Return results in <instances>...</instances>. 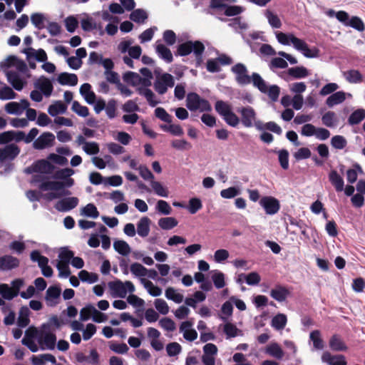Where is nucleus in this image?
Masks as SVG:
<instances>
[{
    "label": "nucleus",
    "mask_w": 365,
    "mask_h": 365,
    "mask_svg": "<svg viewBox=\"0 0 365 365\" xmlns=\"http://www.w3.org/2000/svg\"><path fill=\"white\" fill-rule=\"evenodd\" d=\"M215 109L225 122L233 128L237 127L240 121L246 128L255 127V123L258 121L255 109L250 106L237 108V111L240 114V118L233 112L232 105L227 101H217Z\"/></svg>",
    "instance_id": "obj_1"
},
{
    "label": "nucleus",
    "mask_w": 365,
    "mask_h": 365,
    "mask_svg": "<svg viewBox=\"0 0 365 365\" xmlns=\"http://www.w3.org/2000/svg\"><path fill=\"white\" fill-rule=\"evenodd\" d=\"M0 67L4 69L8 82L15 90L20 91L24 88L26 81L21 73L27 71V66L24 61L16 56H10L0 63Z\"/></svg>",
    "instance_id": "obj_2"
},
{
    "label": "nucleus",
    "mask_w": 365,
    "mask_h": 365,
    "mask_svg": "<svg viewBox=\"0 0 365 365\" xmlns=\"http://www.w3.org/2000/svg\"><path fill=\"white\" fill-rule=\"evenodd\" d=\"M65 321H48L43 323L39 329L36 327V339L42 350L54 349L56 344V331L64 324Z\"/></svg>",
    "instance_id": "obj_3"
},
{
    "label": "nucleus",
    "mask_w": 365,
    "mask_h": 365,
    "mask_svg": "<svg viewBox=\"0 0 365 365\" xmlns=\"http://www.w3.org/2000/svg\"><path fill=\"white\" fill-rule=\"evenodd\" d=\"M275 35L279 43L285 46H289L292 43L296 50L300 51L307 58H315L318 56V50L317 48H309L304 40L296 37L292 34L277 31L275 33Z\"/></svg>",
    "instance_id": "obj_4"
},
{
    "label": "nucleus",
    "mask_w": 365,
    "mask_h": 365,
    "mask_svg": "<svg viewBox=\"0 0 365 365\" xmlns=\"http://www.w3.org/2000/svg\"><path fill=\"white\" fill-rule=\"evenodd\" d=\"M205 47L200 41H187L180 43L177 48V55L186 56L193 53L195 58V66L199 67L202 63V55Z\"/></svg>",
    "instance_id": "obj_5"
},
{
    "label": "nucleus",
    "mask_w": 365,
    "mask_h": 365,
    "mask_svg": "<svg viewBox=\"0 0 365 365\" xmlns=\"http://www.w3.org/2000/svg\"><path fill=\"white\" fill-rule=\"evenodd\" d=\"M186 107L190 111L199 110L201 112L211 111L212 107L209 101L201 98L196 93H189L186 98Z\"/></svg>",
    "instance_id": "obj_6"
},
{
    "label": "nucleus",
    "mask_w": 365,
    "mask_h": 365,
    "mask_svg": "<svg viewBox=\"0 0 365 365\" xmlns=\"http://www.w3.org/2000/svg\"><path fill=\"white\" fill-rule=\"evenodd\" d=\"M175 85L173 76L168 73H163L155 81L153 86L155 91L160 95L165 94L168 88H173Z\"/></svg>",
    "instance_id": "obj_7"
},
{
    "label": "nucleus",
    "mask_w": 365,
    "mask_h": 365,
    "mask_svg": "<svg viewBox=\"0 0 365 365\" xmlns=\"http://www.w3.org/2000/svg\"><path fill=\"white\" fill-rule=\"evenodd\" d=\"M231 71L235 74V81L239 85L245 86L251 83V78L245 64L236 63L231 68Z\"/></svg>",
    "instance_id": "obj_8"
},
{
    "label": "nucleus",
    "mask_w": 365,
    "mask_h": 365,
    "mask_svg": "<svg viewBox=\"0 0 365 365\" xmlns=\"http://www.w3.org/2000/svg\"><path fill=\"white\" fill-rule=\"evenodd\" d=\"M259 203L264 210L265 213L269 215H273L277 213L280 209L279 200L272 196L262 197L259 200Z\"/></svg>",
    "instance_id": "obj_9"
},
{
    "label": "nucleus",
    "mask_w": 365,
    "mask_h": 365,
    "mask_svg": "<svg viewBox=\"0 0 365 365\" xmlns=\"http://www.w3.org/2000/svg\"><path fill=\"white\" fill-rule=\"evenodd\" d=\"M54 141L55 135L52 133L44 132L33 142V148L36 150H43L52 147Z\"/></svg>",
    "instance_id": "obj_10"
},
{
    "label": "nucleus",
    "mask_w": 365,
    "mask_h": 365,
    "mask_svg": "<svg viewBox=\"0 0 365 365\" xmlns=\"http://www.w3.org/2000/svg\"><path fill=\"white\" fill-rule=\"evenodd\" d=\"M78 319H107V317L92 304H87L80 311Z\"/></svg>",
    "instance_id": "obj_11"
},
{
    "label": "nucleus",
    "mask_w": 365,
    "mask_h": 365,
    "mask_svg": "<svg viewBox=\"0 0 365 365\" xmlns=\"http://www.w3.org/2000/svg\"><path fill=\"white\" fill-rule=\"evenodd\" d=\"M34 86L36 89L42 92L46 98L50 97L53 91V86L51 80L43 76H41L34 82Z\"/></svg>",
    "instance_id": "obj_12"
},
{
    "label": "nucleus",
    "mask_w": 365,
    "mask_h": 365,
    "mask_svg": "<svg viewBox=\"0 0 365 365\" xmlns=\"http://www.w3.org/2000/svg\"><path fill=\"white\" fill-rule=\"evenodd\" d=\"M20 153V148L14 143L6 145L3 148H0V162L3 163L6 160H13Z\"/></svg>",
    "instance_id": "obj_13"
},
{
    "label": "nucleus",
    "mask_w": 365,
    "mask_h": 365,
    "mask_svg": "<svg viewBox=\"0 0 365 365\" xmlns=\"http://www.w3.org/2000/svg\"><path fill=\"white\" fill-rule=\"evenodd\" d=\"M78 199L76 197H68L58 200L54 205L59 212H68L74 209L78 205Z\"/></svg>",
    "instance_id": "obj_14"
},
{
    "label": "nucleus",
    "mask_w": 365,
    "mask_h": 365,
    "mask_svg": "<svg viewBox=\"0 0 365 365\" xmlns=\"http://www.w3.org/2000/svg\"><path fill=\"white\" fill-rule=\"evenodd\" d=\"M36 337V331L35 327H30L25 332L24 337L22 339V344L28 347L32 352H36L38 350L37 344L34 339Z\"/></svg>",
    "instance_id": "obj_15"
},
{
    "label": "nucleus",
    "mask_w": 365,
    "mask_h": 365,
    "mask_svg": "<svg viewBox=\"0 0 365 365\" xmlns=\"http://www.w3.org/2000/svg\"><path fill=\"white\" fill-rule=\"evenodd\" d=\"M19 266V260L11 255H4L0 257V270L9 271Z\"/></svg>",
    "instance_id": "obj_16"
},
{
    "label": "nucleus",
    "mask_w": 365,
    "mask_h": 365,
    "mask_svg": "<svg viewBox=\"0 0 365 365\" xmlns=\"http://www.w3.org/2000/svg\"><path fill=\"white\" fill-rule=\"evenodd\" d=\"M61 289L56 286H51L46 293V300L48 306L53 307L58 303L61 295Z\"/></svg>",
    "instance_id": "obj_17"
},
{
    "label": "nucleus",
    "mask_w": 365,
    "mask_h": 365,
    "mask_svg": "<svg viewBox=\"0 0 365 365\" xmlns=\"http://www.w3.org/2000/svg\"><path fill=\"white\" fill-rule=\"evenodd\" d=\"M192 326V321H183L180 326V331L183 332L184 338L189 341H192L197 337V331L190 329Z\"/></svg>",
    "instance_id": "obj_18"
},
{
    "label": "nucleus",
    "mask_w": 365,
    "mask_h": 365,
    "mask_svg": "<svg viewBox=\"0 0 365 365\" xmlns=\"http://www.w3.org/2000/svg\"><path fill=\"white\" fill-rule=\"evenodd\" d=\"M113 296L120 298H125L127 295V290L125 289L124 282L119 279L108 282Z\"/></svg>",
    "instance_id": "obj_19"
},
{
    "label": "nucleus",
    "mask_w": 365,
    "mask_h": 365,
    "mask_svg": "<svg viewBox=\"0 0 365 365\" xmlns=\"http://www.w3.org/2000/svg\"><path fill=\"white\" fill-rule=\"evenodd\" d=\"M23 52L26 55L27 59L34 58L39 62H45L47 61V54L45 51L42 48L35 50L34 48L29 47L25 48Z\"/></svg>",
    "instance_id": "obj_20"
},
{
    "label": "nucleus",
    "mask_w": 365,
    "mask_h": 365,
    "mask_svg": "<svg viewBox=\"0 0 365 365\" xmlns=\"http://www.w3.org/2000/svg\"><path fill=\"white\" fill-rule=\"evenodd\" d=\"M155 52L158 57L168 63L173 61V56L171 51L166 46L160 43H156Z\"/></svg>",
    "instance_id": "obj_21"
},
{
    "label": "nucleus",
    "mask_w": 365,
    "mask_h": 365,
    "mask_svg": "<svg viewBox=\"0 0 365 365\" xmlns=\"http://www.w3.org/2000/svg\"><path fill=\"white\" fill-rule=\"evenodd\" d=\"M270 296L277 302H282L286 300L289 295V291L282 285H277L270 291Z\"/></svg>",
    "instance_id": "obj_22"
},
{
    "label": "nucleus",
    "mask_w": 365,
    "mask_h": 365,
    "mask_svg": "<svg viewBox=\"0 0 365 365\" xmlns=\"http://www.w3.org/2000/svg\"><path fill=\"white\" fill-rule=\"evenodd\" d=\"M35 163V170L37 173L41 174H51L55 169V166L51 164L48 160H38Z\"/></svg>",
    "instance_id": "obj_23"
},
{
    "label": "nucleus",
    "mask_w": 365,
    "mask_h": 365,
    "mask_svg": "<svg viewBox=\"0 0 365 365\" xmlns=\"http://www.w3.org/2000/svg\"><path fill=\"white\" fill-rule=\"evenodd\" d=\"M57 81L63 86H75L78 83V77L75 73L63 72L58 76Z\"/></svg>",
    "instance_id": "obj_24"
},
{
    "label": "nucleus",
    "mask_w": 365,
    "mask_h": 365,
    "mask_svg": "<svg viewBox=\"0 0 365 365\" xmlns=\"http://www.w3.org/2000/svg\"><path fill=\"white\" fill-rule=\"evenodd\" d=\"M329 180L331 185L334 187L336 192L344 190V181L343 178L337 173L336 170H332L329 173Z\"/></svg>",
    "instance_id": "obj_25"
},
{
    "label": "nucleus",
    "mask_w": 365,
    "mask_h": 365,
    "mask_svg": "<svg viewBox=\"0 0 365 365\" xmlns=\"http://www.w3.org/2000/svg\"><path fill=\"white\" fill-rule=\"evenodd\" d=\"M136 91L139 95L145 98L150 106L155 107L160 103V101L155 99V95L150 88L138 87Z\"/></svg>",
    "instance_id": "obj_26"
},
{
    "label": "nucleus",
    "mask_w": 365,
    "mask_h": 365,
    "mask_svg": "<svg viewBox=\"0 0 365 365\" xmlns=\"http://www.w3.org/2000/svg\"><path fill=\"white\" fill-rule=\"evenodd\" d=\"M80 93L83 97L85 101L90 105H93L96 101V94L91 91V86L85 83L80 87Z\"/></svg>",
    "instance_id": "obj_27"
},
{
    "label": "nucleus",
    "mask_w": 365,
    "mask_h": 365,
    "mask_svg": "<svg viewBox=\"0 0 365 365\" xmlns=\"http://www.w3.org/2000/svg\"><path fill=\"white\" fill-rule=\"evenodd\" d=\"M255 128L259 130H268L277 135H281L282 133L281 127L274 121H269L266 123H263L262 121L258 120L255 123Z\"/></svg>",
    "instance_id": "obj_28"
},
{
    "label": "nucleus",
    "mask_w": 365,
    "mask_h": 365,
    "mask_svg": "<svg viewBox=\"0 0 365 365\" xmlns=\"http://www.w3.org/2000/svg\"><path fill=\"white\" fill-rule=\"evenodd\" d=\"M150 220L148 217H143L137 223V233L142 237H146L150 232Z\"/></svg>",
    "instance_id": "obj_29"
},
{
    "label": "nucleus",
    "mask_w": 365,
    "mask_h": 365,
    "mask_svg": "<svg viewBox=\"0 0 365 365\" xmlns=\"http://www.w3.org/2000/svg\"><path fill=\"white\" fill-rule=\"evenodd\" d=\"M268 24L272 29H280L282 27V21L277 14L270 9H266L264 12Z\"/></svg>",
    "instance_id": "obj_30"
},
{
    "label": "nucleus",
    "mask_w": 365,
    "mask_h": 365,
    "mask_svg": "<svg viewBox=\"0 0 365 365\" xmlns=\"http://www.w3.org/2000/svg\"><path fill=\"white\" fill-rule=\"evenodd\" d=\"M38 187L42 191L53 190L58 192L64 190L61 181H46L38 185Z\"/></svg>",
    "instance_id": "obj_31"
},
{
    "label": "nucleus",
    "mask_w": 365,
    "mask_h": 365,
    "mask_svg": "<svg viewBox=\"0 0 365 365\" xmlns=\"http://www.w3.org/2000/svg\"><path fill=\"white\" fill-rule=\"evenodd\" d=\"M322 123L328 128H335L339 123V118L333 111H327L322 117Z\"/></svg>",
    "instance_id": "obj_32"
},
{
    "label": "nucleus",
    "mask_w": 365,
    "mask_h": 365,
    "mask_svg": "<svg viewBox=\"0 0 365 365\" xmlns=\"http://www.w3.org/2000/svg\"><path fill=\"white\" fill-rule=\"evenodd\" d=\"M66 110V105H65L61 101H56L53 104L48 106V113L49 115L54 117L58 114L65 113Z\"/></svg>",
    "instance_id": "obj_33"
},
{
    "label": "nucleus",
    "mask_w": 365,
    "mask_h": 365,
    "mask_svg": "<svg viewBox=\"0 0 365 365\" xmlns=\"http://www.w3.org/2000/svg\"><path fill=\"white\" fill-rule=\"evenodd\" d=\"M346 99V93L344 91H338L329 96L326 101L327 105L331 108L344 102Z\"/></svg>",
    "instance_id": "obj_34"
},
{
    "label": "nucleus",
    "mask_w": 365,
    "mask_h": 365,
    "mask_svg": "<svg viewBox=\"0 0 365 365\" xmlns=\"http://www.w3.org/2000/svg\"><path fill=\"white\" fill-rule=\"evenodd\" d=\"M266 353L277 359H282L284 356V351L281 346L276 342L267 345L265 350Z\"/></svg>",
    "instance_id": "obj_35"
},
{
    "label": "nucleus",
    "mask_w": 365,
    "mask_h": 365,
    "mask_svg": "<svg viewBox=\"0 0 365 365\" xmlns=\"http://www.w3.org/2000/svg\"><path fill=\"white\" fill-rule=\"evenodd\" d=\"M114 250L123 256H127L131 252L129 245L124 240H116L113 242Z\"/></svg>",
    "instance_id": "obj_36"
},
{
    "label": "nucleus",
    "mask_w": 365,
    "mask_h": 365,
    "mask_svg": "<svg viewBox=\"0 0 365 365\" xmlns=\"http://www.w3.org/2000/svg\"><path fill=\"white\" fill-rule=\"evenodd\" d=\"M344 76L350 83H359L363 81V76L358 70H349L344 73Z\"/></svg>",
    "instance_id": "obj_37"
},
{
    "label": "nucleus",
    "mask_w": 365,
    "mask_h": 365,
    "mask_svg": "<svg viewBox=\"0 0 365 365\" xmlns=\"http://www.w3.org/2000/svg\"><path fill=\"white\" fill-rule=\"evenodd\" d=\"M250 78L253 86L257 88L261 93H265L268 85L267 84L266 81L261 77V76L257 73H253Z\"/></svg>",
    "instance_id": "obj_38"
},
{
    "label": "nucleus",
    "mask_w": 365,
    "mask_h": 365,
    "mask_svg": "<svg viewBox=\"0 0 365 365\" xmlns=\"http://www.w3.org/2000/svg\"><path fill=\"white\" fill-rule=\"evenodd\" d=\"M150 184L152 187V190L157 195L163 197H168V188L164 187L161 182L153 180L150 182Z\"/></svg>",
    "instance_id": "obj_39"
},
{
    "label": "nucleus",
    "mask_w": 365,
    "mask_h": 365,
    "mask_svg": "<svg viewBox=\"0 0 365 365\" xmlns=\"http://www.w3.org/2000/svg\"><path fill=\"white\" fill-rule=\"evenodd\" d=\"M140 282L143 284L144 287L147 289L148 292L153 297H158L162 294V289L154 285L153 283L149 280L141 278Z\"/></svg>",
    "instance_id": "obj_40"
},
{
    "label": "nucleus",
    "mask_w": 365,
    "mask_h": 365,
    "mask_svg": "<svg viewBox=\"0 0 365 365\" xmlns=\"http://www.w3.org/2000/svg\"><path fill=\"white\" fill-rule=\"evenodd\" d=\"M365 118V110L359 108L354 111L348 118L349 124L354 125L361 123Z\"/></svg>",
    "instance_id": "obj_41"
},
{
    "label": "nucleus",
    "mask_w": 365,
    "mask_h": 365,
    "mask_svg": "<svg viewBox=\"0 0 365 365\" xmlns=\"http://www.w3.org/2000/svg\"><path fill=\"white\" fill-rule=\"evenodd\" d=\"M330 348L336 351H346L347 346L338 335H334L329 341Z\"/></svg>",
    "instance_id": "obj_42"
},
{
    "label": "nucleus",
    "mask_w": 365,
    "mask_h": 365,
    "mask_svg": "<svg viewBox=\"0 0 365 365\" xmlns=\"http://www.w3.org/2000/svg\"><path fill=\"white\" fill-rule=\"evenodd\" d=\"M288 74L294 78H303L309 76L307 69L303 66H296L288 69Z\"/></svg>",
    "instance_id": "obj_43"
},
{
    "label": "nucleus",
    "mask_w": 365,
    "mask_h": 365,
    "mask_svg": "<svg viewBox=\"0 0 365 365\" xmlns=\"http://www.w3.org/2000/svg\"><path fill=\"white\" fill-rule=\"evenodd\" d=\"M178 221L173 217L160 218L158 220V225L163 230H169L178 225Z\"/></svg>",
    "instance_id": "obj_44"
},
{
    "label": "nucleus",
    "mask_w": 365,
    "mask_h": 365,
    "mask_svg": "<svg viewBox=\"0 0 365 365\" xmlns=\"http://www.w3.org/2000/svg\"><path fill=\"white\" fill-rule=\"evenodd\" d=\"M78 277L82 282L89 284L95 283L98 280V276L97 274L89 272L84 269L79 272Z\"/></svg>",
    "instance_id": "obj_45"
},
{
    "label": "nucleus",
    "mask_w": 365,
    "mask_h": 365,
    "mask_svg": "<svg viewBox=\"0 0 365 365\" xmlns=\"http://www.w3.org/2000/svg\"><path fill=\"white\" fill-rule=\"evenodd\" d=\"M273 152L278 154V160L282 168L285 170H287L289 168V152L285 149L275 150Z\"/></svg>",
    "instance_id": "obj_46"
},
{
    "label": "nucleus",
    "mask_w": 365,
    "mask_h": 365,
    "mask_svg": "<svg viewBox=\"0 0 365 365\" xmlns=\"http://www.w3.org/2000/svg\"><path fill=\"white\" fill-rule=\"evenodd\" d=\"M130 76L134 77L136 79H138V83L142 85L141 87H143V88H148V86H151V79L152 78H142L138 73L131 72V71H129L124 75V76H123L124 81H130V79H129Z\"/></svg>",
    "instance_id": "obj_47"
},
{
    "label": "nucleus",
    "mask_w": 365,
    "mask_h": 365,
    "mask_svg": "<svg viewBox=\"0 0 365 365\" xmlns=\"http://www.w3.org/2000/svg\"><path fill=\"white\" fill-rule=\"evenodd\" d=\"M245 282L250 286L257 285L261 281V277L257 272H252L247 274H241Z\"/></svg>",
    "instance_id": "obj_48"
},
{
    "label": "nucleus",
    "mask_w": 365,
    "mask_h": 365,
    "mask_svg": "<svg viewBox=\"0 0 365 365\" xmlns=\"http://www.w3.org/2000/svg\"><path fill=\"white\" fill-rule=\"evenodd\" d=\"M130 19L135 23L141 24L148 19V14L143 9H138L130 14Z\"/></svg>",
    "instance_id": "obj_49"
},
{
    "label": "nucleus",
    "mask_w": 365,
    "mask_h": 365,
    "mask_svg": "<svg viewBox=\"0 0 365 365\" xmlns=\"http://www.w3.org/2000/svg\"><path fill=\"white\" fill-rule=\"evenodd\" d=\"M0 294L4 299L7 300H11L17 297V293L14 292L11 287L6 284H0Z\"/></svg>",
    "instance_id": "obj_50"
},
{
    "label": "nucleus",
    "mask_w": 365,
    "mask_h": 365,
    "mask_svg": "<svg viewBox=\"0 0 365 365\" xmlns=\"http://www.w3.org/2000/svg\"><path fill=\"white\" fill-rule=\"evenodd\" d=\"M212 280L217 289L223 288L225 286V274L217 270H215L212 275Z\"/></svg>",
    "instance_id": "obj_51"
},
{
    "label": "nucleus",
    "mask_w": 365,
    "mask_h": 365,
    "mask_svg": "<svg viewBox=\"0 0 365 365\" xmlns=\"http://www.w3.org/2000/svg\"><path fill=\"white\" fill-rule=\"evenodd\" d=\"M171 146L178 150H188L192 148L190 143L185 139H175L171 142Z\"/></svg>",
    "instance_id": "obj_52"
},
{
    "label": "nucleus",
    "mask_w": 365,
    "mask_h": 365,
    "mask_svg": "<svg viewBox=\"0 0 365 365\" xmlns=\"http://www.w3.org/2000/svg\"><path fill=\"white\" fill-rule=\"evenodd\" d=\"M2 84L3 86L0 88V99L10 100L15 98L16 93L12 90V88L4 83Z\"/></svg>",
    "instance_id": "obj_53"
},
{
    "label": "nucleus",
    "mask_w": 365,
    "mask_h": 365,
    "mask_svg": "<svg viewBox=\"0 0 365 365\" xmlns=\"http://www.w3.org/2000/svg\"><path fill=\"white\" fill-rule=\"evenodd\" d=\"M130 272L136 277H145L148 273V269L141 264L135 262L130 265Z\"/></svg>",
    "instance_id": "obj_54"
},
{
    "label": "nucleus",
    "mask_w": 365,
    "mask_h": 365,
    "mask_svg": "<svg viewBox=\"0 0 365 365\" xmlns=\"http://www.w3.org/2000/svg\"><path fill=\"white\" fill-rule=\"evenodd\" d=\"M73 255V252L69 250L67 247L61 248L58 254V258L60 260L58 262L69 264Z\"/></svg>",
    "instance_id": "obj_55"
},
{
    "label": "nucleus",
    "mask_w": 365,
    "mask_h": 365,
    "mask_svg": "<svg viewBox=\"0 0 365 365\" xmlns=\"http://www.w3.org/2000/svg\"><path fill=\"white\" fill-rule=\"evenodd\" d=\"M165 297L167 299L173 300L175 303H181L183 301L182 294L176 292V290L173 287H168L165 290Z\"/></svg>",
    "instance_id": "obj_56"
},
{
    "label": "nucleus",
    "mask_w": 365,
    "mask_h": 365,
    "mask_svg": "<svg viewBox=\"0 0 365 365\" xmlns=\"http://www.w3.org/2000/svg\"><path fill=\"white\" fill-rule=\"evenodd\" d=\"M82 215L96 219L99 216V212L93 204L89 203L82 209Z\"/></svg>",
    "instance_id": "obj_57"
},
{
    "label": "nucleus",
    "mask_w": 365,
    "mask_h": 365,
    "mask_svg": "<svg viewBox=\"0 0 365 365\" xmlns=\"http://www.w3.org/2000/svg\"><path fill=\"white\" fill-rule=\"evenodd\" d=\"M155 210L158 212L164 215H168L172 212V208L168 202L163 200H159L157 202Z\"/></svg>",
    "instance_id": "obj_58"
},
{
    "label": "nucleus",
    "mask_w": 365,
    "mask_h": 365,
    "mask_svg": "<svg viewBox=\"0 0 365 365\" xmlns=\"http://www.w3.org/2000/svg\"><path fill=\"white\" fill-rule=\"evenodd\" d=\"M5 110L7 113L11 115H20L23 113L18 102L12 101L5 105Z\"/></svg>",
    "instance_id": "obj_59"
},
{
    "label": "nucleus",
    "mask_w": 365,
    "mask_h": 365,
    "mask_svg": "<svg viewBox=\"0 0 365 365\" xmlns=\"http://www.w3.org/2000/svg\"><path fill=\"white\" fill-rule=\"evenodd\" d=\"M223 331L227 338L235 337L239 334H242V331L236 327L235 325L227 322L224 325Z\"/></svg>",
    "instance_id": "obj_60"
},
{
    "label": "nucleus",
    "mask_w": 365,
    "mask_h": 365,
    "mask_svg": "<svg viewBox=\"0 0 365 365\" xmlns=\"http://www.w3.org/2000/svg\"><path fill=\"white\" fill-rule=\"evenodd\" d=\"M71 109L77 115L81 117H87L89 115L88 108L86 106L81 105L76 101L73 102Z\"/></svg>",
    "instance_id": "obj_61"
},
{
    "label": "nucleus",
    "mask_w": 365,
    "mask_h": 365,
    "mask_svg": "<svg viewBox=\"0 0 365 365\" xmlns=\"http://www.w3.org/2000/svg\"><path fill=\"white\" fill-rule=\"evenodd\" d=\"M310 339L313 341L314 347L316 349H322L324 348L323 340L320 337V331L314 330L310 333Z\"/></svg>",
    "instance_id": "obj_62"
},
{
    "label": "nucleus",
    "mask_w": 365,
    "mask_h": 365,
    "mask_svg": "<svg viewBox=\"0 0 365 365\" xmlns=\"http://www.w3.org/2000/svg\"><path fill=\"white\" fill-rule=\"evenodd\" d=\"M346 140L342 135H337L331 138V145L336 149L341 150L346 146Z\"/></svg>",
    "instance_id": "obj_63"
},
{
    "label": "nucleus",
    "mask_w": 365,
    "mask_h": 365,
    "mask_svg": "<svg viewBox=\"0 0 365 365\" xmlns=\"http://www.w3.org/2000/svg\"><path fill=\"white\" fill-rule=\"evenodd\" d=\"M166 351L169 356H175L182 351V346L178 342H170L166 346Z\"/></svg>",
    "instance_id": "obj_64"
}]
</instances>
